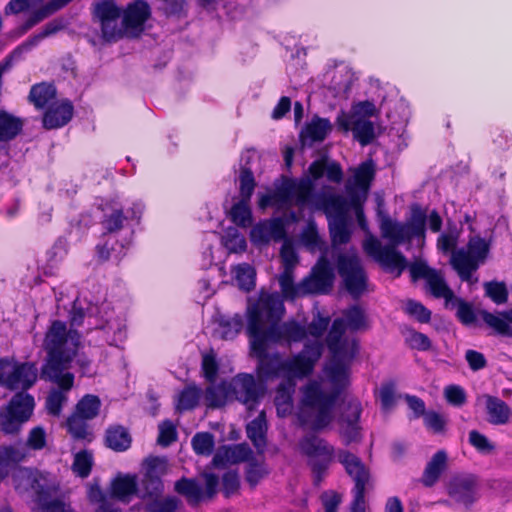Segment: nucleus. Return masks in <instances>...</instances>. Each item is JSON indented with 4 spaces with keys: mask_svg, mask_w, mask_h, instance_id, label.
Here are the masks:
<instances>
[{
    "mask_svg": "<svg viewBox=\"0 0 512 512\" xmlns=\"http://www.w3.org/2000/svg\"><path fill=\"white\" fill-rule=\"evenodd\" d=\"M449 304L457 308L456 315L463 324L470 325L475 322L476 315L471 304L455 296Z\"/></svg>",
    "mask_w": 512,
    "mask_h": 512,
    "instance_id": "obj_61",
    "label": "nucleus"
},
{
    "mask_svg": "<svg viewBox=\"0 0 512 512\" xmlns=\"http://www.w3.org/2000/svg\"><path fill=\"white\" fill-rule=\"evenodd\" d=\"M379 229L383 239L389 241L382 245L381 241L368 233L363 241L364 252L389 272L397 271L400 275L407 267L405 256L397 247L409 241L408 227L404 223L393 221L388 215L378 210Z\"/></svg>",
    "mask_w": 512,
    "mask_h": 512,
    "instance_id": "obj_5",
    "label": "nucleus"
},
{
    "mask_svg": "<svg viewBox=\"0 0 512 512\" xmlns=\"http://www.w3.org/2000/svg\"><path fill=\"white\" fill-rule=\"evenodd\" d=\"M374 177L375 164L372 160L365 161L352 170V176L346 181L345 191L354 206L362 204L367 199Z\"/></svg>",
    "mask_w": 512,
    "mask_h": 512,
    "instance_id": "obj_12",
    "label": "nucleus"
},
{
    "mask_svg": "<svg viewBox=\"0 0 512 512\" xmlns=\"http://www.w3.org/2000/svg\"><path fill=\"white\" fill-rule=\"evenodd\" d=\"M488 252V242L475 236L469 240L467 250L461 248L452 252L450 263L463 281H469L479 263L485 261Z\"/></svg>",
    "mask_w": 512,
    "mask_h": 512,
    "instance_id": "obj_8",
    "label": "nucleus"
},
{
    "mask_svg": "<svg viewBox=\"0 0 512 512\" xmlns=\"http://www.w3.org/2000/svg\"><path fill=\"white\" fill-rule=\"evenodd\" d=\"M191 444L197 455L209 456L214 449V436L209 432L196 433L191 440Z\"/></svg>",
    "mask_w": 512,
    "mask_h": 512,
    "instance_id": "obj_48",
    "label": "nucleus"
},
{
    "mask_svg": "<svg viewBox=\"0 0 512 512\" xmlns=\"http://www.w3.org/2000/svg\"><path fill=\"white\" fill-rule=\"evenodd\" d=\"M314 184L309 178L301 179L298 183L295 182L294 198L295 203L299 207H303L308 203H313L317 196H313Z\"/></svg>",
    "mask_w": 512,
    "mask_h": 512,
    "instance_id": "obj_45",
    "label": "nucleus"
},
{
    "mask_svg": "<svg viewBox=\"0 0 512 512\" xmlns=\"http://www.w3.org/2000/svg\"><path fill=\"white\" fill-rule=\"evenodd\" d=\"M247 334L250 338L251 353L258 359V374L265 379L285 377L292 380L306 377L313 372L323 353V343L317 339L306 343L303 349L291 358L284 359L279 353L269 354L267 350L271 342L259 332L255 316L247 324Z\"/></svg>",
    "mask_w": 512,
    "mask_h": 512,
    "instance_id": "obj_2",
    "label": "nucleus"
},
{
    "mask_svg": "<svg viewBox=\"0 0 512 512\" xmlns=\"http://www.w3.org/2000/svg\"><path fill=\"white\" fill-rule=\"evenodd\" d=\"M331 129L332 126L328 119L315 117L301 132L302 141L306 143L309 140L310 145L314 142H321L327 137Z\"/></svg>",
    "mask_w": 512,
    "mask_h": 512,
    "instance_id": "obj_33",
    "label": "nucleus"
},
{
    "mask_svg": "<svg viewBox=\"0 0 512 512\" xmlns=\"http://www.w3.org/2000/svg\"><path fill=\"white\" fill-rule=\"evenodd\" d=\"M294 269L285 268L279 275V285L281 292L286 299H295L304 296V289L301 288V282L294 283Z\"/></svg>",
    "mask_w": 512,
    "mask_h": 512,
    "instance_id": "obj_40",
    "label": "nucleus"
},
{
    "mask_svg": "<svg viewBox=\"0 0 512 512\" xmlns=\"http://www.w3.org/2000/svg\"><path fill=\"white\" fill-rule=\"evenodd\" d=\"M159 460L154 458L149 461V470L144 475L140 485H137V494L139 497L145 498H157L163 491L162 480L153 474V469L156 467Z\"/></svg>",
    "mask_w": 512,
    "mask_h": 512,
    "instance_id": "obj_28",
    "label": "nucleus"
},
{
    "mask_svg": "<svg viewBox=\"0 0 512 512\" xmlns=\"http://www.w3.org/2000/svg\"><path fill=\"white\" fill-rule=\"evenodd\" d=\"M151 16V8L147 2L136 0L129 3L122 11L121 27L124 36L138 37L144 31V24Z\"/></svg>",
    "mask_w": 512,
    "mask_h": 512,
    "instance_id": "obj_15",
    "label": "nucleus"
},
{
    "mask_svg": "<svg viewBox=\"0 0 512 512\" xmlns=\"http://www.w3.org/2000/svg\"><path fill=\"white\" fill-rule=\"evenodd\" d=\"M345 329L344 319L337 318L326 338L331 360L325 367V374L333 389L328 391L317 380H311L301 388L298 419L314 431H320L332 422L336 401L348 384L350 364L358 353L357 341L343 338Z\"/></svg>",
    "mask_w": 512,
    "mask_h": 512,
    "instance_id": "obj_1",
    "label": "nucleus"
},
{
    "mask_svg": "<svg viewBox=\"0 0 512 512\" xmlns=\"http://www.w3.org/2000/svg\"><path fill=\"white\" fill-rule=\"evenodd\" d=\"M38 369L32 362H19L14 358H0V386L16 393L5 407L0 409V429L5 434L19 433L34 409V398L26 393L37 381Z\"/></svg>",
    "mask_w": 512,
    "mask_h": 512,
    "instance_id": "obj_3",
    "label": "nucleus"
},
{
    "mask_svg": "<svg viewBox=\"0 0 512 512\" xmlns=\"http://www.w3.org/2000/svg\"><path fill=\"white\" fill-rule=\"evenodd\" d=\"M477 483L472 475L454 477L449 485V495L460 504L471 505L476 499Z\"/></svg>",
    "mask_w": 512,
    "mask_h": 512,
    "instance_id": "obj_24",
    "label": "nucleus"
},
{
    "mask_svg": "<svg viewBox=\"0 0 512 512\" xmlns=\"http://www.w3.org/2000/svg\"><path fill=\"white\" fill-rule=\"evenodd\" d=\"M486 295L496 304H503L507 301L508 291L504 283L492 281L484 284Z\"/></svg>",
    "mask_w": 512,
    "mask_h": 512,
    "instance_id": "obj_62",
    "label": "nucleus"
},
{
    "mask_svg": "<svg viewBox=\"0 0 512 512\" xmlns=\"http://www.w3.org/2000/svg\"><path fill=\"white\" fill-rule=\"evenodd\" d=\"M80 345L81 335L77 330L67 329L63 321H52L43 341L47 360L42 368V374L57 379L59 372H69L68 369Z\"/></svg>",
    "mask_w": 512,
    "mask_h": 512,
    "instance_id": "obj_6",
    "label": "nucleus"
},
{
    "mask_svg": "<svg viewBox=\"0 0 512 512\" xmlns=\"http://www.w3.org/2000/svg\"><path fill=\"white\" fill-rule=\"evenodd\" d=\"M250 236L254 243L259 244H266L271 240L280 241L286 236L284 220L277 217L261 221L252 228Z\"/></svg>",
    "mask_w": 512,
    "mask_h": 512,
    "instance_id": "obj_21",
    "label": "nucleus"
},
{
    "mask_svg": "<svg viewBox=\"0 0 512 512\" xmlns=\"http://www.w3.org/2000/svg\"><path fill=\"white\" fill-rule=\"evenodd\" d=\"M23 121L9 114L6 111H0V141H10L17 137L22 131Z\"/></svg>",
    "mask_w": 512,
    "mask_h": 512,
    "instance_id": "obj_38",
    "label": "nucleus"
},
{
    "mask_svg": "<svg viewBox=\"0 0 512 512\" xmlns=\"http://www.w3.org/2000/svg\"><path fill=\"white\" fill-rule=\"evenodd\" d=\"M331 240L334 246L346 244L351 238L350 218L328 220Z\"/></svg>",
    "mask_w": 512,
    "mask_h": 512,
    "instance_id": "obj_39",
    "label": "nucleus"
},
{
    "mask_svg": "<svg viewBox=\"0 0 512 512\" xmlns=\"http://www.w3.org/2000/svg\"><path fill=\"white\" fill-rule=\"evenodd\" d=\"M233 273L235 274V280L238 286L242 290L250 291L254 289L256 273L251 265L247 263L239 264L233 269Z\"/></svg>",
    "mask_w": 512,
    "mask_h": 512,
    "instance_id": "obj_44",
    "label": "nucleus"
},
{
    "mask_svg": "<svg viewBox=\"0 0 512 512\" xmlns=\"http://www.w3.org/2000/svg\"><path fill=\"white\" fill-rule=\"evenodd\" d=\"M131 441L129 432L123 426H112L106 431V445L114 451L122 452L127 450L131 445Z\"/></svg>",
    "mask_w": 512,
    "mask_h": 512,
    "instance_id": "obj_35",
    "label": "nucleus"
},
{
    "mask_svg": "<svg viewBox=\"0 0 512 512\" xmlns=\"http://www.w3.org/2000/svg\"><path fill=\"white\" fill-rule=\"evenodd\" d=\"M88 419L80 416L79 414L73 413L67 419V428L69 433L75 439H88L90 432L88 430Z\"/></svg>",
    "mask_w": 512,
    "mask_h": 512,
    "instance_id": "obj_53",
    "label": "nucleus"
},
{
    "mask_svg": "<svg viewBox=\"0 0 512 512\" xmlns=\"http://www.w3.org/2000/svg\"><path fill=\"white\" fill-rule=\"evenodd\" d=\"M274 194L276 196V201L279 202L280 206L287 207L290 206L292 199L294 198L295 192V181L282 177L281 180L275 182Z\"/></svg>",
    "mask_w": 512,
    "mask_h": 512,
    "instance_id": "obj_42",
    "label": "nucleus"
},
{
    "mask_svg": "<svg viewBox=\"0 0 512 512\" xmlns=\"http://www.w3.org/2000/svg\"><path fill=\"white\" fill-rule=\"evenodd\" d=\"M243 327L242 317L238 314L228 319H221L218 333L222 339H233Z\"/></svg>",
    "mask_w": 512,
    "mask_h": 512,
    "instance_id": "obj_52",
    "label": "nucleus"
},
{
    "mask_svg": "<svg viewBox=\"0 0 512 512\" xmlns=\"http://www.w3.org/2000/svg\"><path fill=\"white\" fill-rule=\"evenodd\" d=\"M483 322L494 332L504 336H512V309L497 314L481 311Z\"/></svg>",
    "mask_w": 512,
    "mask_h": 512,
    "instance_id": "obj_30",
    "label": "nucleus"
},
{
    "mask_svg": "<svg viewBox=\"0 0 512 512\" xmlns=\"http://www.w3.org/2000/svg\"><path fill=\"white\" fill-rule=\"evenodd\" d=\"M231 396L252 409L263 394L262 387L251 374H238L228 383Z\"/></svg>",
    "mask_w": 512,
    "mask_h": 512,
    "instance_id": "obj_17",
    "label": "nucleus"
},
{
    "mask_svg": "<svg viewBox=\"0 0 512 512\" xmlns=\"http://www.w3.org/2000/svg\"><path fill=\"white\" fill-rule=\"evenodd\" d=\"M101 401L96 395H85L76 405L74 413L91 420L95 418L100 410Z\"/></svg>",
    "mask_w": 512,
    "mask_h": 512,
    "instance_id": "obj_43",
    "label": "nucleus"
},
{
    "mask_svg": "<svg viewBox=\"0 0 512 512\" xmlns=\"http://www.w3.org/2000/svg\"><path fill=\"white\" fill-rule=\"evenodd\" d=\"M36 469L18 467L12 474V481L16 491L19 493L31 492L33 481H35Z\"/></svg>",
    "mask_w": 512,
    "mask_h": 512,
    "instance_id": "obj_41",
    "label": "nucleus"
},
{
    "mask_svg": "<svg viewBox=\"0 0 512 512\" xmlns=\"http://www.w3.org/2000/svg\"><path fill=\"white\" fill-rule=\"evenodd\" d=\"M112 496L121 500L128 501L129 497L137 494L136 476L124 475L116 477L111 484Z\"/></svg>",
    "mask_w": 512,
    "mask_h": 512,
    "instance_id": "obj_36",
    "label": "nucleus"
},
{
    "mask_svg": "<svg viewBox=\"0 0 512 512\" xmlns=\"http://www.w3.org/2000/svg\"><path fill=\"white\" fill-rule=\"evenodd\" d=\"M203 476L205 491L198 481L185 477L175 482L174 489L178 494L184 496L191 505H197L205 498L211 499L217 493L219 479L213 473H205Z\"/></svg>",
    "mask_w": 512,
    "mask_h": 512,
    "instance_id": "obj_13",
    "label": "nucleus"
},
{
    "mask_svg": "<svg viewBox=\"0 0 512 512\" xmlns=\"http://www.w3.org/2000/svg\"><path fill=\"white\" fill-rule=\"evenodd\" d=\"M250 201H244L240 199L239 202L235 203L230 211L231 220L237 226L248 227L252 223V213L249 208Z\"/></svg>",
    "mask_w": 512,
    "mask_h": 512,
    "instance_id": "obj_46",
    "label": "nucleus"
},
{
    "mask_svg": "<svg viewBox=\"0 0 512 512\" xmlns=\"http://www.w3.org/2000/svg\"><path fill=\"white\" fill-rule=\"evenodd\" d=\"M337 458L355 482L351 512H365V490L370 478L369 470L358 456L347 450H339Z\"/></svg>",
    "mask_w": 512,
    "mask_h": 512,
    "instance_id": "obj_9",
    "label": "nucleus"
},
{
    "mask_svg": "<svg viewBox=\"0 0 512 512\" xmlns=\"http://www.w3.org/2000/svg\"><path fill=\"white\" fill-rule=\"evenodd\" d=\"M26 456L27 451L23 445H8L0 447V457L4 462H6L9 468H11L12 465L23 461Z\"/></svg>",
    "mask_w": 512,
    "mask_h": 512,
    "instance_id": "obj_55",
    "label": "nucleus"
},
{
    "mask_svg": "<svg viewBox=\"0 0 512 512\" xmlns=\"http://www.w3.org/2000/svg\"><path fill=\"white\" fill-rule=\"evenodd\" d=\"M447 467V453L444 450L437 451L426 464L421 482L426 487H432L440 478Z\"/></svg>",
    "mask_w": 512,
    "mask_h": 512,
    "instance_id": "obj_29",
    "label": "nucleus"
},
{
    "mask_svg": "<svg viewBox=\"0 0 512 512\" xmlns=\"http://www.w3.org/2000/svg\"><path fill=\"white\" fill-rule=\"evenodd\" d=\"M92 466L93 456L91 452L83 450L75 454L74 461L72 464V470L77 476L81 478L88 477L91 472Z\"/></svg>",
    "mask_w": 512,
    "mask_h": 512,
    "instance_id": "obj_50",
    "label": "nucleus"
},
{
    "mask_svg": "<svg viewBox=\"0 0 512 512\" xmlns=\"http://www.w3.org/2000/svg\"><path fill=\"white\" fill-rule=\"evenodd\" d=\"M126 219L122 209H113L104 215L101 224L107 233H115L123 228Z\"/></svg>",
    "mask_w": 512,
    "mask_h": 512,
    "instance_id": "obj_59",
    "label": "nucleus"
},
{
    "mask_svg": "<svg viewBox=\"0 0 512 512\" xmlns=\"http://www.w3.org/2000/svg\"><path fill=\"white\" fill-rule=\"evenodd\" d=\"M57 379H51L48 375H43L42 378L57 385V388L52 389L46 398V409L49 414L59 416L63 405L67 401V394L72 389L74 384V374L71 372H59Z\"/></svg>",
    "mask_w": 512,
    "mask_h": 512,
    "instance_id": "obj_18",
    "label": "nucleus"
},
{
    "mask_svg": "<svg viewBox=\"0 0 512 512\" xmlns=\"http://www.w3.org/2000/svg\"><path fill=\"white\" fill-rule=\"evenodd\" d=\"M345 327L350 330L357 331L366 326L365 315L362 309L358 306H352L344 312Z\"/></svg>",
    "mask_w": 512,
    "mask_h": 512,
    "instance_id": "obj_60",
    "label": "nucleus"
},
{
    "mask_svg": "<svg viewBox=\"0 0 512 512\" xmlns=\"http://www.w3.org/2000/svg\"><path fill=\"white\" fill-rule=\"evenodd\" d=\"M267 422L264 411L247 424L246 433L248 438L259 453H263L266 448Z\"/></svg>",
    "mask_w": 512,
    "mask_h": 512,
    "instance_id": "obj_32",
    "label": "nucleus"
},
{
    "mask_svg": "<svg viewBox=\"0 0 512 512\" xmlns=\"http://www.w3.org/2000/svg\"><path fill=\"white\" fill-rule=\"evenodd\" d=\"M314 206L322 210L327 219H338L349 217V212L353 208L351 198L346 199L344 196L336 193H328L317 195Z\"/></svg>",
    "mask_w": 512,
    "mask_h": 512,
    "instance_id": "obj_19",
    "label": "nucleus"
},
{
    "mask_svg": "<svg viewBox=\"0 0 512 512\" xmlns=\"http://www.w3.org/2000/svg\"><path fill=\"white\" fill-rule=\"evenodd\" d=\"M414 281L425 279L428 289L435 298L445 299L446 305L454 299V293L447 285L442 273L422 262L412 263L409 267Z\"/></svg>",
    "mask_w": 512,
    "mask_h": 512,
    "instance_id": "obj_14",
    "label": "nucleus"
},
{
    "mask_svg": "<svg viewBox=\"0 0 512 512\" xmlns=\"http://www.w3.org/2000/svg\"><path fill=\"white\" fill-rule=\"evenodd\" d=\"M352 83L353 74L348 68L345 67L339 71H336L331 81V87L336 94H345L350 90Z\"/></svg>",
    "mask_w": 512,
    "mask_h": 512,
    "instance_id": "obj_57",
    "label": "nucleus"
},
{
    "mask_svg": "<svg viewBox=\"0 0 512 512\" xmlns=\"http://www.w3.org/2000/svg\"><path fill=\"white\" fill-rule=\"evenodd\" d=\"M223 242L226 249L232 253L243 252L247 247L244 236L236 228H229L226 231Z\"/></svg>",
    "mask_w": 512,
    "mask_h": 512,
    "instance_id": "obj_56",
    "label": "nucleus"
},
{
    "mask_svg": "<svg viewBox=\"0 0 512 512\" xmlns=\"http://www.w3.org/2000/svg\"><path fill=\"white\" fill-rule=\"evenodd\" d=\"M285 313L281 297L276 294H265L248 309V322L255 316L259 332L273 344L301 342L307 336L305 325L289 320L282 324L279 321Z\"/></svg>",
    "mask_w": 512,
    "mask_h": 512,
    "instance_id": "obj_4",
    "label": "nucleus"
},
{
    "mask_svg": "<svg viewBox=\"0 0 512 512\" xmlns=\"http://www.w3.org/2000/svg\"><path fill=\"white\" fill-rule=\"evenodd\" d=\"M425 222L426 214L419 207H415L412 211V217L409 223H406L408 227L409 241L413 237H423L425 233Z\"/></svg>",
    "mask_w": 512,
    "mask_h": 512,
    "instance_id": "obj_54",
    "label": "nucleus"
},
{
    "mask_svg": "<svg viewBox=\"0 0 512 512\" xmlns=\"http://www.w3.org/2000/svg\"><path fill=\"white\" fill-rule=\"evenodd\" d=\"M239 193L241 199L244 201H250L251 197L253 195L254 189L256 187L255 178L253 175L252 170L247 167L243 166L240 171L239 175Z\"/></svg>",
    "mask_w": 512,
    "mask_h": 512,
    "instance_id": "obj_51",
    "label": "nucleus"
},
{
    "mask_svg": "<svg viewBox=\"0 0 512 512\" xmlns=\"http://www.w3.org/2000/svg\"><path fill=\"white\" fill-rule=\"evenodd\" d=\"M299 448L301 453L308 458V465L314 474V484L319 485L334 460V447L325 439L308 435L300 440Z\"/></svg>",
    "mask_w": 512,
    "mask_h": 512,
    "instance_id": "obj_7",
    "label": "nucleus"
},
{
    "mask_svg": "<svg viewBox=\"0 0 512 512\" xmlns=\"http://www.w3.org/2000/svg\"><path fill=\"white\" fill-rule=\"evenodd\" d=\"M253 451L247 443L235 444L223 447L218 450L213 457V463L216 466L226 463L237 464L253 459Z\"/></svg>",
    "mask_w": 512,
    "mask_h": 512,
    "instance_id": "obj_27",
    "label": "nucleus"
},
{
    "mask_svg": "<svg viewBox=\"0 0 512 512\" xmlns=\"http://www.w3.org/2000/svg\"><path fill=\"white\" fill-rule=\"evenodd\" d=\"M71 1L72 0H50L44 6L34 11L28 19L35 26L50 15L65 7Z\"/></svg>",
    "mask_w": 512,
    "mask_h": 512,
    "instance_id": "obj_47",
    "label": "nucleus"
},
{
    "mask_svg": "<svg viewBox=\"0 0 512 512\" xmlns=\"http://www.w3.org/2000/svg\"><path fill=\"white\" fill-rule=\"evenodd\" d=\"M74 107L70 100L65 99L49 106L43 115V126L46 129H57L66 125L73 117Z\"/></svg>",
    "mask_w": 512,
    "mask_h": 512,
    "instance_id": "obj_25",
    "label": "nucleus"
},
{
    "mask_svg": "<svg viewBox=\"0 0 512 512\" xmlns=\"http://www.w3.org/2000/svg\"><path fill=\"white\" fill-rule=\"evenodd\" d=\"M122 10L114 0H100L92 4V17L101 29L102 38L114 42L124 37V29L119 24Z\"/></svg>",
    "mask_w": 512,
    "mask_h": 512,
    "instance_id": "obj_10",
    "label": "nucleus"
},
{
    "mask_svg": "<svg viewBox=\"0 0 512 512\" xmlns=\"http://www.w3.org/2000/svg\"><path fill=\"white\" fill-rule=\"evenodd\" d=\"M337 122L344 131L351 130L354 138L362 145L370 144L375 138V127L372 121L361 117H338Z\"/></svg>",
    "mask_w": 512,
    "mask_h": 512,
    "instance_id": "obj_22",
    "label": "nucleus"
},
{
    "mask_svg": "<svg viewBox=\"0 0 512 512\" xmlns=\"http://www.w3.org/2000/svg\"><path fill=\"white\" fill-rule=\"evenodd\" d=\"M339 275L349 294L358 298L366 290L367 277L356 254H340L337 260Z\"/></svg>",
    "mask_w": 512,
    "mask_h": 512,
    "instance_id": "obj_11",
    "label": "nucleus"
},
{
    "mask_svg": "<svg viewBox=\"0 0 512 512\" xmlns=\"http://www.w3.org/2000/svg\"><path fill=\"white\" fill-rule=\"evenodd\" d=\"M179 500L174 497H166L164 499L155 498L147 504L146 509L149 512H175L178 508Z\"/></svg>",
    "mask_w": 512,
    "mask_h": 512,
    "instance_id": "obj_63",
    "label": "nucleus"
},
{
    "mask_svg": "<svg viewBox=\"0 0 512 512\" xmlns=\"http://www.w3.org/2000/svg\"><path fill=\"white\" fill-rule=\"evenodd\" d=\"M56 97V87L52 83L41 82L31 87L28 100L37 109H43Z\"/></svg>",
    "mask_w": 512,
    "mask_h": 512,
    "instance_id": "obj_34",
    "label": "nucleus"
},
{
    "mask_svg": "<svg viewBox=\"0 0 512 512\" xmlns=\"http://www.w3.org/2000/svg\"><path fill=\"white\" fill-rule=\"evenodd\" d=\"M485 400V410L487 421L492 425H506L512 418V409L502 399L496 396L485 394L482 396Z\"/></svg>",
    "mask_w": 512,
    "mask_h": 512,
    "instance_id": "obj_26",
    "label": "nucleus"
},
{
    "mask_svg": "<svg viewBox=\"0 0 512 512\" xmlns=\"http://www.w3.org/2000/svg\"><path fill=\"white\" fill-rule=\"evenodd\" d=\"M295 392V383L288 380L279 384L276 389L274 403L277 409V414L280 417H286L291 414L293 409V394Z\"/></svg>",
    "mask_w": 512,
    "mask_h": 512,
    "instance_id": "obj_31",
    "label": "nucleus"
},
{
    "mask_svg": "<svg viewBox=\"0 0 512 512\" xmlns=\"http://www.w3.org/2000/svg\"><path fill=\"white\" fill-rule=\"evenodd\" d=\"M102 307L100 322L96 325L97 329L103 330L106 335V342L110 345H117L122 342L126 336L125 324L121 318L115 315L113 310Z\"/></svg>",
    "mask_w": 512,
    "mask_h": 512,
    "instance_id": "obj_23",
    "label": "nucleus"
},
{
    "mask_svg": "<svg viewBox=\"0 0 512 512\" xmlns=\"http://www.w3.org/2000/svg\"><path fill=\"white\" fill-rule=\"evenodd\" d=\"M201 390L196 386L185 387L178 396L177 409L180 411L194 409L200 399Z\"/></svg>",
    "mask_w": 512,
    "mask_h": 512,
    "instance_id": "obj_49",
    "label": "nucleus"
},
{
    "mask_svg": "<svg viewBox=\"0 0 512 512\" xmlns=\"http://www.w3.org/2000/svg\"><path fill=\"white\" fill-rule=\"evenodd\" d=\"M228 383L222 382L218 385H210L204 391V401L208 408L216 409L224 406L230 398Z\"/></svg>",
    "mask_w": 512,
    "mask_h": 512,
    "instance_id": "obj_37",
    "label": "nucleus"
},
{
    "mask_svg": "<svg viewBox=\"0 0 512 512\" xmlns=\"http://www.w3.org/2000/svg\"><path fill=\"white\" fill-rule=\"evenodd\" d=\"M361 415L360 402L353 400L347 403L345 411L339 418L340 434L344 439L345 445L358 442L361 438L360 427L358 425Z\"/></svg>",
    "mask_w": 512,
    "mask_h": 512,
    "instance_id": "obj_20",
    "label": "nucleus"
},
{
    "mask_svg": "<svg viewBox=\"0 0 512 512\" xmlns=\"http://www.w3.org/2000/svg\"><path fill=\"white\" fill-rule=\"evenodd\" d=\"M404 310L408 315L415 317L421 323H428L431 319V311L415 300H407Z\"/></svg>",
    "mask_w": 512,
    "mask_h": 512,
    "instance_id": "obj_64",
    "label": "nucleus"
},
{
    "mask_svg": "<svg viewBox=\"0 0 512 512\" xmlns=\"http://www.w3.org/2000/svg\"><path fill=\"white\" fill-rule=\"evenodd\" d=\"M334 281L333 269L325 258H321L313 267L309 276L301 281L304 295L328 293Z\"/></svg>",
    "mask_w": 512,
    "mask_h": 512,
    "instance_id": "obj_16",
    "label": "nucleus"
},
{
    "mask_svg": "<svg viewBox=\"0 0 512 512\" xmlns=\"http://www.w3.org/2000/svg\"><path fill=\"white\" fill-rule=\"evenodd\" d=\"M267 475L268 469L263 462L260 463L254 459L248 462L245 479L252 488Z\"/></svg>",
    "mask_w": 512,
    "mask_h": 512,
    "instance_id": "obj_58",
    "label": "nucleus"
}]
</instances>
